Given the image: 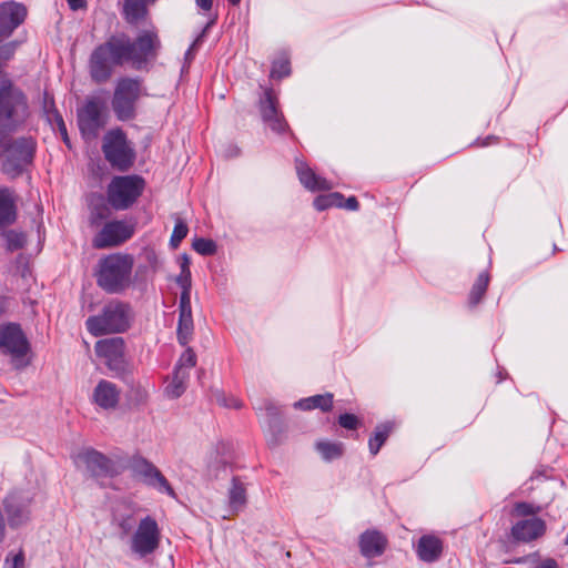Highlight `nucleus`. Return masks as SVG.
I'll return each mask as SVG.
<instances>
[{"label": "nucleus", "instance_id": "obj_28", "mask_svg": "<svg viewBox=\"0 0 568 568\" xmlns=\"http://www.w3.org/2000/svg\"><path fill=\"white\" fill-rule=\"evenodd\" d=\"M393 428L394 425L389 422L376 426L374 434L368 439L369 452L373 456L377 455L393 432Z\"/></svg>", "mask_w": 568, "mask_h": 568}, {"label": "nucleus", "instance_id": "obj_37", "mask_svg": "<svg viewBox=\"0 0 568 568\" xmlns=\"http://www.w3.org/2000/svg\"><path fill=\"white\" fill-rule=\"evenodd\" d=\"M192 248L200 255L211 256L216 253L217 245L211 239L195 237L192 242Z\"/></svg>", "mask_w": 568, "mask_h": 568}, {"label": "nucleus", "instance_id": "obj_47", "mask_svg": "<svg viewBox=\"0 0 568 568\" xmlns=\"http://www.w3.org/2000/svg\"><path fill=\"white\" fill-rule=\"evenodd\" d=\"M161 535H144V555L152 552L159 545Z\"/></svg>", "mask_w": 568, "mask_h": 568}, {"label": "nucleus", "instance_id": "obj_50", "mask_svg": "<svg viewBox=\"0 0 568 568\" xmlns=\"http://www.w3.org/2000/svg\"><path fill=\"white\" fill-rule=\"evenodd\" d=\"M144 532H158V524L154 519L144 517Z\"/></svg>", "mask_w": 568, "mask_h": 568}, {"label": "nucleus", "instance_id": "obj_54", "mask_svg": "<svg viewBox=\"0 0 568 568\" xmlns=\"http://www.w3.org/2000/svg\"><path fill=\"white\" fill-rule=\"evenodd\" d=\"M132 549L134 552L142 555V535H133Z\"/></svg>", "mask_w": 568, "mask_h": 568}, {"label": "nucleus", "instance_id": "obj_58", "mask_svg": "<svg viewBox=\"0 0 568 568\" xmlns=\"http://www.w3.org/2000/svg\"><path fill=\"white\" fill-rule=\"evenodd\" d=\"M156 1H158V0H144V9H146V7H148L149 4H153V3H155Z\"/></svg>", "mask_w": 568, "mask_h": 568}, {"label": "nucleus", "instance_id": "obj_12", "mask_svg": "<svg viewBox=\"0 0 568 568\" xmlns=\"http://www.w3.org/2000/svg\"><path fill=\"white\" fill-rule=\"evenodd\" d=\"M102 151L106 161L119 171L129 170L134 162V152L120 129L104 135Z\"/></svg>", "mask_w": 568, "mask_h": 568}, {"label": "nucleus", "instance_id": "obj_2", "mask_svg": "<svg viewBox=\"0 0 568 568\" xmlns=\"http://www.w3.org/2000/svg\"><path fill=\"white\" fill-rule=\"evenodd\" d=\"M28 95L8 77L0 79V133H14L30 119Z\"/></svg>", "mask_w": 568, "mask_h": 568}, {"label": "nucleus", "instance_id": "obj_32", "mask_svg": "<svg viewBox=\"0 0 568 568\" xmlns=\"http://www.w3.org/2000/svg\"><path fill=\"white\" fill-rule=\"evenodd\" d=\"M184 347L185 349L180 355L174 366V371L187 374L190 376L191 369L196 366L197 356L192 347H190L189 345Z\"/></svg>", "mask_w": 568, "mask_h": 568}, {"label": "nucleus", "instance_id": "obj_1", "mask_svg": "<svg viewBox=\"0 0 568 568\" xmlns=\"http://www.w3.org/2000/svg\"><path fill=\"white\" fill-rule=\"evenodd\" d=\"M131 64L140 70L142 67V36L135 39L125 33L111 36L104 43L94 48L90 54L88 69L93 82H108L115 67Z\"/></svg>", "mask_w": 568, "mask_h": 568}, {"label": "nucleus", "instance_id": "obj_59", "mask_svg": "<svg viewBox=\"0 0 568 568\" xmlns=\"http://www.w3.org/2000/svg\"><path fill=\"white\" fill-rule=\"evenodd\" d=\"M134 532H136V534L142 532V521H140V523L138 524L136 529H135V531H134Z\"/></svg>", "mask_w": 568, "mask_h": 568}, {"label": "nucleus", "instance_id": "obj_25", "mask_svg": "<svg viewBox=\"0 0 568 568\" xmlns=\"http://www.w3.org/2000/svg\"><path fill=\"white\" fill-rule=\"evenodd\" d=\"M358 545L364 557L375 558L384 552L387 539L385 535H361Z\"/></svg>", "mask_w": 568, "mask_h": 568}, {"label": "nucleus", "instance_id": "obj_61", "mask_svg": "<svg viewBox=\"0 0 568 568\" xmlns=\"http://www.w3.org/2000/svg\"><path fill=\"white\" fill-rule=\"evenodd\" d=\"M365 532L369 534V532H377V531L376 530H366Z\"/></svg>", "mask_w": 568, "mask_h": 568}, {"label": "nucleus", "instance_id": "obj_35", "mask_svg": "<svg viewBox=\"0 0 568 568\" xmlns=\"http://www.w3.org/2000/svg\"><path fill=\"white\" fill-rule=\"evenodd\" d=\"M540 535H505L499 539L500 547L506 551L515 550L521 544L529 542Z\"/></svg>", "mask_w": 568, "mask_h": 568}, {"label": "nucleus", "instance_id": "obj_55", "mask_svg": "<svg viewBox=\"0 0 568 568\" xmlns=\"http://www.w3.org/2000/svg\"><path fill=\"white\" fill-rule=\"evenodd\" d=\"M59 133L63 140V142L65 143V145L68 148H70V139H69V135H68V130H67V125L64 123V121H61L60 123V130H59Z\"/></svg>", "mask_w": 568, "mask_h": 568}, {"label": "nucleus", "instance_id": "obj_5", "mask_svg": "<svg viewBox=\"0 0 568 568\" xmlns=\"http://www.w3.org/2000/svg\"><path fill=\"white\" fill-rule=\"evenodd\" d=\"M132 268V256L110 254L99 262L98 285L106 293H120L130 286Z\"/></svg>", "mask_w": 568, "mask_h": 568}, {"label": "nucleus", "instance_id": "obj_33", "mask_svg": "<svg viewBox=\"0 0 568 568\" xmlns=\"http://www.w3.org/2000/svg\"><path fill=\"white\" fill-rule=\"evenodd\" d=\"M344 196L341 193L322 194L314 199L313 205L317 211H325L329 207H342Z\"/></svg>", "mask_w": 568, "mask_h": 568}, {"label": "nucleus", "instance_id": "obj_49", "mask_svg": "<svg viewBox=\"0 0 568 568\" xmlns=\"http://www.w3.org/2000/svg\"><path fill=\"white\" fill-rule=\"evenodd\" d=\"M498 140L499 139L497 136H495V135H488V136H486L484 139H477L474 144L476 146L485 148V146L490 145L491 143H497Z\"/></svg>", "mask_w": 568, "mask_h": 568}, {"label": "nucleus", "instance_id": "obj_57", "mask_svg": "<svg viewBox=\"0 0 568 568\" xmlns=\"http://www.w3.org/2000/svg\"><path fill=\"white\" fill-rule=\"evenodd\" d=\"M195 3L202 11H210L213 6V0H195Z\"/></svg>", "mask_w": 568, "mask_h": 568}, {"label": "nucleus", "instance_id": "obj_13", "mask_svg": "<svg viewBox=\"0 0 568 568\" xmlns=\"http://www.w3.org/2000/svg\"><path fill=\"white\" fill-rule=\"evenodd\" d=\"M140 93V81L138 79L122 78L118 81L112 108L118 119L125 121L134 115V104Z\"/></svg>", "mask_w": 568, "mask_h": 568}, {"label": "nucleus", "instance_id": "obj_41", "mask_svg": "<svg viewBox=\"0 0 568 568\" xmlns=\"http://www.w3.org/2000/svg\"><path fill=\"white\" fill-rule=\"evenodd\" d=\"M161 267L159 255L153 248L144 247V273L148 270L156 272Z\"/></svg>", "mask_w": 568, "mask_h": 568}, {"label": "nucleus", "instance_id": "obj_18", "mask_svg": "<svg viewBox=\"0 0 568 568\" xmlns=\"http://www.w3.org/2000/svg\"><path fill=\"white\" fill-rule=\"evenodd\" d=\"M8 525L11 529L20 528L30 519V500L19 493L9 494L4 501Z\"/></svg>", "mask_w": 568, "mask_h": 568}, {"label": "nucleus", "instance_id": "obj_44", "mask_svg": "<svg viewBox=\"0 0 568 568\" xmlns=\"http://www.w3.org/2000/svg\"><path fill=\"white\" fill-rule=\"evenodd\" d=\"M338 424L341 427L354 430L361 425V420L354 414L345 413L338 416Z\"/></svg>", "mask_w": 568, "mask_h": 568}, {"label": "nucleus", "instance_id": "obj_30", "mask_svg": "<svg viewBox=\"0 0 568 568\" xmlns=\"http://www.w3.org/2000/svg\"><path fill=\"white\" fill-rule=\"evenodd\" d=\"M121 13L123 19L132 26L142 21V0H121Z\"/></svg>", "mask_w": 568, "mask_h": 568}, {"label": "nucleus", "instance_id": "obj_8", "mask_svg": "<svg viewBox=\"0 0 568 568\" xmlns=\"http://www.w3.org/2000/svg\"><path fill=\"white\" fill-rule=\"evenodd\" d=\"M95 354L102 358L116 377L133 388V366L125 358V343L122 337L100 339L95 344Z\"/></svg>", "mask_w": 568, "mask_h": 568}, {"label": "nucleus", "instance_id": "obj_10", "mask_svg": "<svg viewBox=\"0 0 568 568\" xmlns=\"http://www.w3.org/2000/svg\"><path fill=\"white\" fill-rule=\"evenodd\" d=\"M142 189V178L139 175L115 176L108 185L109 204L115 210L130 207Z\"/></svg>", "mask_w": 568, "mask_h": 568}, {"label": "nucleus", "instance_id": "obj_63", "mask_svg": "<svg viewBox=\"0 0 568 568\" xmlns=\"http://www.w3.org/2000/svg\"><path fill=\"white\" fill-rule=\"evenodd\" d=\"M565 542H566V545H568V535H567V538H566V541H565Z\"/></svg>", "mask_w": 568, "mask_h": 568}, {"label": "nucleus", "instance_id": "obj_48", "mask_svg": "<svg viewBox=\"0 0 568 568\" xmlns=\"http://www.w3.org/2000/svg\"><path fill=\"white\" fill-rule=\"evenodd\" d=\"M16 47L17 45L14 42H10V43L1 45L0 47V59L9 60L16 51Z\"/></svg>", "mask_w": 568, "mask_h": 568}, {"label": "nucleus", "instance_id": "obj_60", "mask_svg": "<svg viewBox=\"0 0 568 568\" xmlns=\"http://www.w3.org/2000/svg\"><path fill=\"white\" fill-rule=\"evenodd\" d=\"M227 1H229V2H230V4H232V6H237V4L241 2V0H227Z\"/></svg>", "mask_w": 568, "mask_h": 568}, {"label": "nucleus", "instance_id": "obj_15", "mask_svg": "<svg viewBox=\"0 0 568 568\" xmlns=\"http://www.w3.org/2000/svg\"><path fill=\"white\" fill-rule=\"evenodd\" d=\"M0 348L13 361L27 355L30 346L19 324L8 323L0 326Z\"/></svg>", "mask_w": 568, "mask_h": 568}, {"label": "nucleus", "instance_id": "obj_53", "mask_svg": "<svg viewBox=\"0 0 568 568\" xmlns=\"http://www.w3.org/2000/svg\"><path fill=\"white\" fill-rule=\"evenodd\" d=\"M535 568H559L558 562L552 558H546L538 562Z\"/></svg>", "mask_w": 568, "mask_h": 568}, {"label": "nucleus", "instance_id": "obj_21", "mask_svg": "<svg viewBox=\"0 0 568 568\" xmlns=\"http://www.w3.org/2000/svg\"><path fill=\"white\" fill-rule=\"evenodd\" d=\"M119 398L120 392L116 385L106 379H101L93 389L92 400L102 409H114Z\"/></svg>", "mask_w": 568, "mask_h": 568}, {"label": "nucleus", "instance_id": "obj_40", "mask_svg": "<svg viewBox=\"0 0 568 568\" xmlns=\"http://www.w3.org/2000/svg\"><path fill=\"white\" fill-rule=\"evenodd\" d=\"M265 409H266L267 416L270 418L268 426L272 432L271 438L268 439V445L276 446L280 444V438L275 434L274 419L280 415V409L274 404H271V403L266 405Z\"/></svg>", "mask_w": 568, "mask_h": 568}, {"label": "nucleus", "instance_id": "obj_36", "mask_svg": "<svg viewBox=\"0 0 568 568\" xmlns=\"http://www.w3.org/2000/svg\"><path fill=\"white\" fill-rule=\"evenodd\" d=\"M174 221L175 224L170 239V246L171 248L176 250L181 245L182 241L186 237L189 233V226L186 222L180 216H175Z\"/></svg>", "mask_w": 568, "mask_h": 568}, {"label": "nucleus", "instance_id": "obj_29", "mask_svg": "<svg viewBox=\"0 0 568 568\" xmlns=\"http://www.w3.org/2000/svg\"><path fill=\"white\" fill-rule=\"evenodd\" d=\"M489 282L490 275L488 271H483L478 274L468 295V302L471 306H476L481 302L488 288Z\"/></svg>", "mask_w": 568, "mask_h": 568}, {"label": "nucleus", "instance_id": "obj_24", "mask_svg": "<svg viewBox=\"0 0 568 568\" xmlns=\"http://www.w3.org/2000/svg\"><path fill=\"white\" fill-rule=\"evenodd\" d=\"M17 219L14 193L9 187H0V229L12 224Z\"/></svg>", "mask_w": 568, "mask_h": 568}, {"label": "nucleus", "instance_id": "obj_52", "mask_svg": "<svg viewBox=\"0 0 568 568\" xmlns=\"http://www.w3.org/2000/svg\"><path fill=\"white\" fill-rule=\"evenodd\" d=\"M349 211H356L359 207V203L355 196H349L345 202L343 201V206Z\"/></svg>", "mask_w": 568, "mask_h": 568}, {"label": "nucleus", "instance_id": "obj_26", "mask_svg": "<svg viewBox=\"0 0 568 568\" xmlns=\"http://www.w3.org/2000/svg\"><path fill=\"white\" fill-rule=\"evenodd\" d=\"M333 394L325 393L300 399L294 404L295 408L311 410L318 408L322 412H329L333 408Z\"/></svg>", "mask_w": 568, "mask_h": 568}, {"label": "nucleus", "instance_id": "obj_6", "mask_svg": "<svg viewBox=\"0 0 568 568\" xmlns=\"http://www.w3.org/2000/svg\"><path fill=\"white\" fill-rule=\"evenodd\" d=\"M132 312L122 302L108 303L101 314L89 316L85 321L88 332L98 337L106 334L122 333L130 327Z\"/></svg>", "mask_w": 568, "mask_h": 568}, {"label": "nucleus", "instance_id": "obj_14", "mask_svg": "<svg viewBox=\"0 0 568 568\" xmlns=\"http://www.w3.org/2000/svg\"><path fill=\"white\" fill-rule=\"evenodd\" d=\"M134 227L125 221H110L93 236L92 246L97 250L115 247L132 237Z\"/></svg>", "mask_w": 568, "mask_h": 568}, {"label": "nucleus", "instance_id": "obj_17", "mask_svg": "<svg viewBox=\"0 0 568 568\" xmlns=\"http://www.w3.org/2000/svg\"><path fill=\"white\" fill-rule=\"evenodd\" d=\"M27 8L16 1L0 3V42L9 38L24 22Z\"/></svg>", "mask_w": 568, "mask_h": 568}, {"label": "nucleus", "instance_id": "obj_46", "mask_svg": "<svg viewBox=\"0 0 568 568\" xmlns=\"http://www.w3.org/2000/svg\"><path fill=\"white\" fill-rule=\"evenodd\" d=\"M216 400L220 405L224 406V407H229V408H241L242 406V403L239 398L236 397H226L223 393L219 394L216 396Z\"/></svg>", "mask_w": 568, "mask_h": 568}, {"label": "nucleus", "instance_id": "obj_22", "mask_svg": "<svg viewBox=\"0 0 568 568\" xmlns=\"http://www.w3.org/2000/svg\"><path fill=\"white\" fill-rule=\"evenodd\" d=\"M443 549V541L437 535H422L415 550L422 561L432 564L440 559Z\"/></svg>", "mask_w": 568, "mask_h": 568}, {"label": "nucleus", "instance_id": "obj_43", "mask_svg": "<svg viewBox=\"0 0 568 568\" xmlns=\"http://www.w3.org/2000/svg\"><path fill=\"white\" fill-rule=\"evenodd\" d=\"M8 568H26L24 566V551L19 549L17 552L10 551L4 560Z\"/></svg>", "mask_w": 568, "mask_h": 568}, {"label": "nucleus", "instance_id": "obj_19", "mask_svg": "<svg viewBox=\"0 0 568 568\" xmlns=\"http://www.w3.org/2000/svg\"><path fill=\"white\" fill-rule=\"evenodd\" d=\"M144 486L155 490L160 495L178 499V495L168 478L154 464L146 459H144Z\"/></svg>", "mask_w": 568, "mask_h": 568}, {"label": "nucleus", "instance_id": "obj_64", "mask_svg": "<svg viewBox=\"0 0 568 568\" xmlns=\"http://www.w3.org/2000/svg\"><path fill=\"white\" fill-rule=\"evenodd\" d=\"M2 541V535H0V542Z\"/></svg>", "mask_w": 568, "mask_h": 568}, {"label": "nucleus", "instance_id": "obj_51", "mask_svg": "<svg viewBox=\"0 0 568 568\" xmlns=\"http://www.w3.org/2000/svg\"><path fill=\"white\" fill-rule=\"evenodd\" d=\"M47 113H48L49 118L52 116V119L57 123L58 131H59L60 130V123H61V121H63L62 115L59 113V111L54 108L53 104H52V106L50 109L47 110Z\"/></svg>", "mask_w": 568, "mask_h": 568}, {"label": "nucleus", "instance_id": "obj_39", "mask_svg": "<svg viewBox=\"0 0 568 568\" xmlns=\"http://www.w3.org/2000/svg\"><path fill=\"white\" fill-rule=\"evenodd\" d=\"M215 23V19L210 20L204 29L202 30L201 34L197 36V38L193 41V43L190 45V48L186 50L184 55V64L182 68V72L184 70H187L192 60L194 59L195 51L197 50L199 44L202 42L203 37L205 36L206 31Z\"/></svg>", "mask_w": 568, "mask_h": 568}, {"label": "nucleus", "instance_id": "obj_9", "mask_svg": "<svg viewBox=\"0 0 568 568\" xmlns=\"http://www.w3.org/2000/svg\"><path fill=\"white\" fill-rule=\"evenodd\" d=\"M106 104L101 98H89L78 110V125L85 140H93L106 124Z\"/></svg>", "mask_w": 568, "mask_h": 568}, {"label": "nucleus", "instance_id": "obj_45", "mask_svg": "<svg viewBox=\"0 0 568 568\" xmlns=\"http://www.w3.org/2000/svg\"><path fill=\"white\" fill-rule=\"evenodd\" d=\"M16 272L23 278L31 277V268L28 258L24 255H19L16 260Z\"/></svg>", "mask_w": 568, "mask_h": 568}, {"label": "nucleus", "instance_id": "obj_23", "mask_svg": "<svg viewBox=\"0 0 568 568\" xmlns=\"http://www.w3.org/2000/svg\"><path fill=\"white\" fill-rule=\"evenodd\" d=\"M148 12L144 9V69L149 61L156 58L160 49L161 41L158 36V30L148 20Z\"/></svg>", "mask_w": 568, "mask_h": 568}, {"label": "nucleus", "instance_id": "obj_7", "mask_svg": "<svg viewBox=\"0 0 568 568\" xmlns=\"http://www.w3.org/2000/svg\"><path fill=\"white\" fill-rule=\"evenodd\" d=\"M78 468H84L88 476L100 486H108V480L114 478L122 471V465L103 453L87 447L73 456Z\"/></svg>", "mask_w": 568, "mask_h": 568}, {"label": "nucleus", "instance_id": "obj_27", "mask_svg": "<svg viewBox=\"0 0 568 568\" xmlns=\"http://www.w3.org/2000/svg\"><path fill=\"white\" fill-rule=\"evenodd\" d=\"M246 504V488L242 480L234 476L229 489V506L232 510H240Z\"/></svg>", "mask_w": 568, "mask_h": 568}, {"label": "nucleus", "instance_id": "obj_11", "mask_svg": "<svg viewBox=\"0 0 568 568\" xmlns=\"http://www.w3.org/2000/svg\"><path fill=\"white\" fill-rule=\"evenodd\" d=\"M544 513V505L529 501L515 503L509 514L518 520L513 525L510 532H545L547 525L542 517Z\"/></svg>", "mask_w": 568, "mask_h": 568}, {"label": "nucleus", "instance_id": "obj_34", "mask_svg": "<svg viewBox=\"0 0 568 568\" xmlns=\"http://www.w3.org/2000/svg\"><path fill=\"white\" fill-rule=\"evenodd\" d=\"M316 449L325 460H333L343 455L344 446L342 443L317 442Z\"/></svg>", "mask_w": 568, "mask_h": 568}, {"label": "nucleus", "instance_id": "obj_31", "mask_svg": "<svg viewBox=\"0 0 568 568\" xmlns=\"http://www.w3.org/2000/svg\"><path fill=\"white\" fill-rule=\"evenodd\" d=\"M190 376L173 369L172 381L165 387V394L170 398H179L187 388Z\"/></svg>", "mask_w": 568, "mask_h": 568}, {"label": "nucleus", "instance_id": "obj_38", "mask_svg": "<svg viewBox=\"0 0 568 568\" xmlns=\"http://www.w3.org/2000/svg\"><path fill=\"white\" fill-rule=\"evenodd\" d=\"M3 235L7 242V250L10 252L21 250L27 244L26 234L22 232L10 230L7 231Z\"/></svg>", "mask_w": 568, "mask_h": 568}, {"label": "nucleus", "instance_id": "obj_56", "mask_svg": "<svg viewBox=\"0 0 568 568\" xmlns=\"http://www.w3.org/2000/svg\"><path fill=\"white\" fill-rule=\"evenodd\" d=\"M71 10L77 11L79 9H83L87 6L85 0H67Z\"/></svg>", "mask_w": 568, "mask_h": 568}, {"label": "nucleus", "instance_id": "obj_4", "mask_svg": "<svg viewBox=\"0 0 568 568\" xmlns=\"http://www.w3.org/2000/svg\"><path fill=\"white\" fill-rule=\"evenodd\" d=\"M180 274L174 278L181 288L179 301V321L176 327V339L181 346H187L194 337V322L191 305L192 274L191 258L186 253L178 257Z\"/></svg>", "mask_w": 568, "mask_h": 568}, {"label": "nucleus", "instance_id": "obj_3", "mask_svg": "<svg viewBox=\"0 0 568 568\" xmlns=\"http://www.w3.org/2000/svg\"><path fill=\"white\" fill-rule=\"evenodd\" d=\"M11 134L0 133L1 172L9 179H17L33 164L38 145L32 136L13 138Z\"/></svg>", "mask_w": 568, "mask_h": 568}, {"label": "nucleus", "instance_id": "obj_42", "mask_svg": "<svg viewBox=\"0 0 568 568\" xmlns=\"http://www.w3.org/2000/svg\"><path fill=\"white\" fill-rule=\"evenodd\" d=\"M291 73L290 61L287 59H281L273 63L271 70V77L282 79Z\"/></svg>", "mask_w": 568, "mask_h": 568}, {"label": "nucleus", "instance_id": "obj_16", "mask_svg": "<svg viewBox=\"0 0 568 568\" xmlns=\"http://www.w3.org/2000/svg\"><path fill=\"white\" fill-rule=\"evenodd\" d=\"M260 113L263 122L277 134L285 133L290 126L278 109L277 98L271 89L264 91L258 103Z\"/></svg>", "mask_w": 568, "mask_h": 568}, {"label": "nucleus", "instance_id": "obj_20", "mask_svg": "<svg viewBox=\"0 0 568 568\" xmlns=\"http://www.w3.org/2000/svg\"><path fill=\"white\" fill-rule=\"evenodd\" d=\"M295 169L301 184L308 191H329L333 189V183L317 175L308 164L300 159L295 161Z\"/></svg>", "mask_w": 568, "mask_h": 568}, {"label": "nucleus", "instance_id": "obj_62", "mask_svg": "<svg viewBox=\"0 0 568 568\" xmlns=\"http://www.w3.org/2000/svg\"><path fill=\"white\" fill-rule=\"evenodd\" d=\"M505 561H506V562H510V561H514V560H513V559H506Z\"/></svg>", "mask_w": 568, "mask_h": 568}]
</instances>
